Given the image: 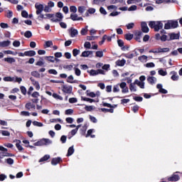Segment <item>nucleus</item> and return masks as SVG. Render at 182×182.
<instances>
[{"mask_svg":"<svg viewBox=\"0 0 182 182\" xmlns=\"http://www.w3.org/2000/svg\"><path fill=\"white\" fill-rule=\"evenodd\" d=\"M149 26L154 29L156 32H159L160 29H163V23L161 21H149Z\"/></svg>","mask_w":182,"mask_h":182,"instance_id":"obj_1","label":"nucleus"},{"mask_svg":"<svg viewBox=\"0 0 182 182\" xmlns=\"http://www.w3.org/2000/svg\"><path fill=\"white\" fill-rule=\"evenodd\" d=\"M178 26V21L170 20L165 23L164 29H176Z\"/></svg>","mask_w":182,"mask_h":182,"instance_id":"obj_2","label":"nucleus"},{"mask_svg":"<svg viewBox=\"0 0 182 182\" xmlns=\"http://www.w3.org/2000/svg\"><path fill=\"white\" fill-rule=\"evenodd\" d=\"M35 8L36 9V15H41V14H42V12H43V4H39L38 3H36L35 4Z\"/></svg>","mask_w":182,"mask_h":182,"instance_id":"obj_3","label":"nucleus"},{"mask_svg":"<svg viewBox=\"0 0 182 182\" xmlns=\"http://www.w3.org/2000/svg\"><path fill=\"white\" fill-rule=\"evenodd\" d=\"M62 89L64 93H68V95H70V93H72V86L68 85H63Z\"/></svg>","mask_w":182,"mask_h":182,"instance_id":"obj_4","label":"nucleus"},{"mask_svg":"<svg viewBox=\"0 0 182 182\" xmlns=\"http://www.w3.org/2000/svg\"><path fill=\"white\" fill-rule=\"evenodd\" d=\"M0 151H3L0 153V156L2 157H9V154H8V149L2 146H0Z\"/></svg>","mask_w":182,"mask_h":182,"instance_id":"obj_5","label":"nucleus"},{"mask_svg":"<svg viewBox=\"0 0 182 182\" xmlns=\"http://www.w3.org/2000/svg\"><path fill=\"white\" fill-rule=\"evenodd\" d=\"M176 172L171 177L168 178V181H178L180 180V176Z\"/></svg>","mask_w":182,"mask_h":182,"instance_id":"obj_6","label":"nucleus"},{"mask_svg":"<svg viewBox=\"0 0 182 182\" xmlns=\"http://www.w3.org/2000/svg\"><path fill=\"white\" fill-rule=\"evenodd\" d=\"M168 36H169V41H174V39L180 38V34L175 33H170L168 34Z\"/></svg>","mask_w":182,"mask_h":182,"instance_id":"obj_7","label":"nucleus"},{"mask_svg":"<svg viewBox=\"0 0 182 182\" xmlns=\"http://www.w3.org/2000/svg\"><path fill=\"white\" fill-rule=\"evenodd\" d=\"M119 87L122 89V93H127L129 92V88L127 87V84L126 82H122L119 85Z\"/></svg>","mask_w":182,"mask_h":182,"instance_id":"obj_8","label":"nucleus"},{"mask_svg":"<svg viewBox=\"0 0 182 182\" xmlns=\"http://www.w3.org/2000/svg\"><path fill=\"white\" fill-rule=\"evenodd\" d=\"M141 31L142 32H144V33H147L149 32V26H147V23H146L145 21L141 22Z\"/></svg>","mask_w":182,"mask_h":182,"instance_id":"obj_9","label":"nucleus"},{"mask_svg":"<svg viewBox=\"0 0 182 182\" xmlns=\"http://www.w3.org/2000/svg\"><path fill=\"white\" fill-rule=\"evenodd\" d=\"M92 55H93V51L85 50L82 53L81 58H89V56L92 58Z\"/></svg>","mask_w":182,"mask_h":182,"instance_id":"obj_10","label":"nucleus"},{"mask_svg":"<svg viewBox=\"0 0 182 182\" xmlns=\"http://www.w3.org/2000/svg\"><path fill=\"white\" fill-rule=\"evenodd\" d=\"M156 88L159 89V93H163L164 95H167L168 92L166 90L163 88V85L161 84H158L156 85Z\"/></svg>","mask_w":182,"mask_h":182,"instance_id":"obj_11","label":"nucleus"},{"mask_svg":"<svg viewBox=\"0 0 182 182\" xmlns=\"http://www.w3.org/2000/svg\"><path fill=\"white\" fill-rule=\"evenodd\" d=\"M77 33H79V32L77 31V29L73 28H70V35L71 38H75V36H76V35H77Z\"/></svg>","mask_w":182,"mask_h":182,"instance_id":"obj_12","label":"nucleus"},{"mask_svg":"<svg viewBox=\"0 0 182 182\" xmlns=\"http://www.w3.org/2000/svg\"><path fill=\"white\" fill-rule=\"evenodd\" d=\"M141 35H143V33H141V31H136L135 33V41H137V42H141V41L140 40L141 38Z\"/></svg>","mask_w":182,"mask_h":182,"instance_id":"obj_13","label":"nucleus"},{"mask_svg":"<svg viewBox=\"0 0 182 182\" xmlns=\"http://www.w3.org/2000/svg\"><path fill=\"white\" fill-rule=\"evenodd\" d=\"M60 161H62V159L60 157L54 158L51 161V164L53 166H56V164H58Z\"/></svg>","mask_w":182,"mask_h":182,"instance_id":"obj_14","label":"nucleus"},{"mask_svg":"<svg viewBox=\"0 0 182 182\" xmlns=\"http://www.w3.org/2000/svg\"><path fill=\"white\" fill-rule=\"evenodd\" d=\"M147 81L149 82V83H150V85H154L156 82H157V78H156L155 77H148Z\"/></svg>","mask_w":182,"mask_h":182,"instance_id":"obj_15","label":"nucleus"},{"mask_svg":"<svg viewBox=\"0 0 182 182\" xmlns=\"http://www.w3.org/2000/svg\"><path fill=\"white\" fill-rule=\"evenodd\" d=\"M9 45H11V41H9L0 42V48H6Z\"/></svg>","mask_w":182,"mask_h":182,"instance_id":"obj_16","label":"nucleus"},{"mask_svg":"<svg viewBox=\"0 0 182 182\" xmlns=\"http://www.w3.org/2000/svg\"><path fill=\"white\" fill-rule=\"evenodd\" d=\"M41 141L43 143V146H48V144H52V141L49 139H42Z\"/></svg>","mask_w":182,"mask_h":182,"instance_id":"obj_17","label":"nucleus"},{"mask_svg":"<svg viewBox=\"0 0 182 182\" xmlns=\"http://www.w3.org/2000/svg\"><path fill=\"white\" fill-rule=\"evenodd\" d=\"M171 75H172V76L171 77V79L172 80H178V75H177V73L175 71H172L171 72Z\"/></svg>","mask_w":182,"mask_h":182,"instance_id":"obj_18","label":"nucleus"},{"mask_svg":"<svg viewBox=\"0 0 182 182\" xmlns=\"http://www.w3.org/2000/svg\"><path fill=\"white\" fill-rule=\"evenodd\" d=\"M116 65L117 66H124V65H126V60H118L116 61Z\"/></svg>","mask_w":182,"mask_h":182,"instance_id":"obj_19","label":"nucleus"},{"mask_svg":"<svg viewBox=\"0 0 182 182\" xmlns=\"http://www.w3.org/2000/svg\"><path fill=\"white\" fill-rule=\"evenodd\" d=\"M136 85V84H134V82L129 85V90H131V92H137V87Z\"/></svg>","mask_w":182,"mask_h":182,"instance_id":"obj_20","label":"nucleus"},{"mask_svg":"<svg viewBox=\"0 0 182 182\" xmlns=\"http://www.w3.org/2000/svg\"><path fill=\"white\" fill-rule=\"evenodd\" d=\"M134 84H136L137 86H139V87L141 89H144V82H141L139 80H135Z\"/></svg>","mask_w":182,"mask_h":182,"instance_id":"obj_21","label":"nucleus"},{"mask_svg":"<svg viewBox=\"0 0 182 182\" xmlns=\"http://www.w3.org/2000/svg\"><path fill=\"white\" fill-rule=\"evenodd\" d=\"M25 55L26 56H35L36 55V52L35 50H28V51H25Z\"/></svg>","mask_w":182,"mask_h":182,"instance_id":"obj_22","label":"nucleus"},{"mask_svg":"<svg viewBox=\"0 0 182 182\" xmlns=\"http://www.w3.org/2000/svg\"><path fill=\"white\" fill-rule=\"evenodd\" d=\"M4 62H7V63H15L16 60L14 58H5L4 59Z\"/></svg>","mask_w":182,"mask_h":182,"instance_id":"obj_23","label":"nucleus"},{"mask_svg":"<svg viewBox=\"0 0 182 182\" xmlns=\"http://www.w3.org/2000/svg\"><path fill=\"white\" fill-rule=\"evenodd\" d=\"M75 153V149L73 148V146H70L68 150V154L67 156L69 157L70 156H72Z\"/></svg>","mask_w":182,"mask_h":182,"instance_id":"obj_24","label":"nucleus"},{"mask_svg":"<svg viewBox=\"0 0 182 182\" xmlns=\"http://www.w3.org/2000/svg\"><path fill=\"white\" fill-rule=\"evenodd\" d=\"M45 59H47V60L51 62L52 63H55V60H58V58H55L53 56H46L45 57Z\"/></svg>","mask_w":182,"mask_h":182,"instance_id":"obj_25","label":"nucleus"},{"mask_svg":"<svg viewBox=\"0 0 182 182\" xmlns=\"http://www.w3.org/2000/svg\"><path fill=\"white\" fill-rule=\"evenodd\" d=\"M49 159H50V156H49V155H45L43 157H42V158L39 160V163H42L43 161H46L49 160Z\"/></svg>","mask_w":182,"mask_h":182,"instance_id":"obj_26","label":"nucleus"},{"mask_svg":"<svg viewBox=\"0 0 182 182\" xmlns=\"http://www.w3.org/2000/svg\"><path fill=\"white\" fill-rule=\"evenodd\" d=\"M133 36L134 35L132 33H127L124 35V38L127 41H132L133 39Z\"/></svg>","mask_w":182,"mask_h":182,"instance_id":"obj_27","label":"nucleus"},{"mask_svg":"<svg viewBox=\"0 0 182 182\" xmlns=\"http://www.w3.org/2000/svg\"><path fill=\"white\" fill-rule=\"evenodd\" d=\"M138 60H140V62L144 63L147 62V56L146 55H141L138 58Z\"/></svg>","mask_w":182,"mask_h":182,"instance_id":"obj_28","label":"nucleus"},{"mask_svg":"<svg viewBox=\"0 0 182 182\" xmlns=\"http://www.w3.org/2000/svg\"><path fill=\"white\" fill-rule=\"evenodd\" d=\"M16 146L17 147L18 150H19L20 151H21V150H23V147L21 146V141L19 140L16 141Z\"/></svg>","mask_w":182,"mask_h":182,"instance_id":"obj_29","label":"nucleus"},{"mask_svg":"<svg viewBox=\"0 0 182 182\" xmlns=\"http://www.w3.org/2000/svg\"><path fill=\"white\" fill-rule=\"evenodd\" d=\"M73 79H74L73 75H70V76L68 77V79H67V82H68V83H76V80H74V81H73Z\"/></svg>","mask_w":182,"mask_h":182,"instance_id":"obj_30","label":"nucleus"},{"mask_svg":"<svg viewBox=\"0 0 182 182\" xmlns=\"http://www.w3.org/2000/svg\"><path fill=\"white\" fill-rule=\"evenodd\" d=\"M33 126H36L37 127H43V124L41 122H39L38 121H33Z\"/></svg>","mask_w":182,"mask_h":182,"instance_id":"obj_31","label":"nucleus"},{"mask_svg":"<svg viewBox=\"0 0 182 182\" xmlns=\"http://www.w3.org/2000/svg\"><path fill=\"white\" fill-rule=\"evenodd\" d=\"M85 11H86V6H80L78 7V12L80 14H83V12H85Z\"/></svg>","mask_w":182,"mask_h":182,"instance_id":"obj_32","label":"nucleus"},{"mask_svg":"<svg viewBox=\"0 0 182 182\" xmlns=\"http://www.w3.org/2000/svg\"><path fill=\"white\" fill-rule=\"evenodd\" d=\"M102 112H103L104 113H113L114 109H107V108H102L101 109Z\"/></svg>","mask_w":182,"mask_h":182,"instance_id":"obj_33","label":"nucleus"},{"mask_svg":"<svg viewBox=\"0 0 182 182\" xmlns=\"http://www.w3.org/2000/svg\"><path fill=\"white\" fill-rule=\"evenodd\" d=\"M55 16L57 18H58L60 21H62L63 19V14L60 12H58L55 14Z\"/></svg>","mask_w":182,"mask_h":182,"instance_id":"obj_34","label":"nucleus"},{"mask_svg":"<svg viewBox=\"0 0 182 182\" xmlns=\"http://www.w3.org/2000/svg\"><path fill=\"white\" fill-rule=\"evenodd\" d=\"M24 36L25 38H32V32H31L30 31H27L25 32L24 33Z\"/></svg>","mask_w":182,"mask_h":182,"instance_id":"obj_35","label":"nucleus"},{"mask_svg":"<svg viewBox=\"0 0 182 182\" xmlns=\"http://www.w3.org/2000/svg\"><path fill=\"white\" fill-rule=\"evenodd\" d=\"M161 41L162 42H166V41H170V38H169V37H168V36H166V35H162V36H161Z\"/></svg>","mask_w":182,"mask_h":182,"instance_id":"obj_36","label":"nucleus"},{"mask_svg":"<svg viewBox=\"0 0 182 182\" xmlns=\"http://www.w3.org/2000/svg\"><path fill=\"white\" fill-rule=\"evenodd\" d=\"M65 114H66L67 116H70V114H73V109H66L65 112Z\"/></svg>","mask_w":182,"mask_h":182,"instance_id":"obj_37","label":"nucleus"},{"mask_svg":"<svg viewBox=\"0 0 182 182\" xmlns=\"http://www.w3.org/2000/svg\"><path fill=\"white\" fill-rule=\"evenodd\" d=\"M159 75L161 76H166L167 71H164L163 69H161L158 71Z\"/></svg>","mask_w":182,"mask_h":182,"instance_id":"obj_38","label":"nucleus"},{"mask_svg":"<svg viewBox=\"0 0 182 182\" xmlns=\"http://www.w3.org/2000/svg\"><path fill=\"white\" fill-rule=\"evenodd\" d=\"M4 82H14L15 80L14 77H4Z\"/></svg>","mask_w":182,"mask_h":182,"instance_id":"obj_39","label":"nucleus"},{"mask_svg":"<svg viewBox=\"0 0 182 182\" xmlns=\"http://www.w3.org/2000/svg\"><path fill=\"white\" fill-rule=\"evenodd\" d=\"M87 28H88V26H86L85 28H82V30H81V31H80L81 35L85 36V35H86V34L87 33Z\"/></svg>","mask_w":182,"mask_h":182,"instance_id":"obj_40","label":"nucleus"},{"mask_svg":"<svg viewBox=\"0 0 182 182\" xmlns=\"http://www.w3.org/2000/svg\"><path fill=\"white\" fill-rule=\"evenodd\" d=\"M159 50H160L161 53H164L166 52H170V48H159Z\"/></svg>","mask_w":182,"mask_h":182,"instance_id":"obj_41","label":"nucleus"},{"mask_svg":"<svg viewBox=\"0 0 182 182\" xmlns=\"http://www.w3.org/2000/svg\"><path fill=\"white\" fill-rule=\"evenodd\" d=\"M79 53H80V50H77L76 48L73 50V56L76 57L77 55H79Z\"/></svg>","mask_w":182,"mask_h":182,"instance_id":"obj_42","label":"nucleus"},{"mask_svg":"<svg viewBox=\"0 0 182 182\" xmlns=\"http://www.w3.org/2000/svg\"><path fill=\"white\" fill-rule=\"evenodd\" d=\"M31 75L33 76L34 77H41V74H39L38 71H33L31 73Z\"/></svg>","mask_w":182,"mask_h":182,"instance_id":"obj_43","label":"nucleus"},{"mask_svg":"<svg viewBox=\"0 0 182 182\" xmlns=\"http://www.w3.org/2000/svg\"><path fill=\"white\" fill-rule=\"evenodd\" d=\"M82 100H84V102H89L90 103H93V102H95V100L87 97H82Z\"/></svg>","mask_w":182,"mask_h":182,"instance_id":"obj_44","label":"nucleus"},{"mask_svg":"<svg viewBox=\"0 0 182 182\" xmlns=\"http://www.w3.org/2000/svg\"><path fill=\"white\" fill-rule=\"evenodd\" d=\"M77 18H78L77 14H70V19H72V21H77Z\"/></svg>","mask_w":182,"mask_h":182,"instance_id":"obj_45","label":"nucleus"},{"mask_svg":"<svg viewBox=\"0 0 182 182\" xmlns=\"http://www.w3.org/2000/svg\"><path fill=\"white\" fill-rule=\"evenodd\" d=\"M37 19L38 21H43V19H46V17L45 16V15H43L42 13H41L40 14H38Z\"/></svg>","mask_w":182,"mask_h":182,"instance_id":"obj_46","label":"nucleus"},{"mask_svg":"<svg viewBox=\"0 0 182 182\" xmlns=\"http://www.w3.org/2000/svg\"><path fill=\"white\" fill-rule=\"evenodd\" d=\"M63 69H66L67 70H72V69H73V65H63Z\"/></svg>","mask_w":182,"mask_h":182,"instance_id":"obj_47","label":"nucleus"},{"mask_svg":"<svg viewBox=\"0 0 182 182\" xmlns=\"http://www.w3.org/2000/svg\"><path fill=\"white\" fill-rule=\"evenodd\" d=\"M84 47L87 49H91L92 48V44H90V42H85L84 44Z\"/></svg>","mask_w":182,"mask_h":182,"instance_id":"obj_48","label":"nucleus"},{"mask_svg":"<svg viewBox=\"0 0 182 182\" xmlns=\"http://www.w3.org/2000/svg\"><path fill=\"white\" fill-rule=\"evenodd\" d=\"M90 73L92 76H96V75H99V71L98 70H91Z\"/></svg>","mask_w":182,"mask_h":182,"instance_id":"obj_49","label":"nucleus"},{"mask_svg":"<svg viewBox=\"0 0 182 182\" xmlns=\"http://www.w3.org/2000/svg\"><path fill=\"white\" fill-rule=\"evenodd\" d=\"M13 46H14L15 48H19V46H21V42L18 41H14Z\"/></svg>","mask_w":182,"mask_h":182,"instance_id":"obj_50","label":"nucleus"},{"mask_svg":"<svg viewBox=\"0 0 182 182\" xmlns=\"http://www.w3.org/2000/svg\"><path fill=\"white\" fill-rule=\"evenodd\" d=\"M149 53H160V48H158L154 49V50H150Z\"/></svg>","mask_w":182,"mask_h":182,"instance_id":"obj_51","label":"nucleus"},{"mask_svg":"<svg viewBox=\"0 0 182 182\" xmlns=\"http://www.w3.org/2000/svg\"><path fill=\"white\" fill-rule=\"evenodd\" d=\"M87 96H90V97H96V94L93 92H89V90H87Z\"/></svg>","mask_w":182,"mask_h":182,"instance_id":"obj_52","label":"nucleus"},{"mask_svg":"<svg viewBox=\"0 0 182 182\" xmlns=\"http://www.w3.org/2000/svg\"><path fill=\"white\" fill-rule=\"evenodd\" d=\"M70 12H74V14H76V12H77V9L75 6H71L70 7Z\"/></svg>","mask_w":182,"mask_h":182,"instance_id":"obj_53","label":"nucleus"},{"mask_svg":"<svg viewBox=\"0 0 182 182\" xmlns=\"http://www.w3.org/2000/svg\"><path fill=\"white\" fill-rule=\"evenodd\" d=\"M127 29H133L134 28V23H129L127 24Z\"/></svg>","mask_w":182,"mask_h":182,"instance_id":"obj_54","label":"nucleus"},{"mask_svg":"<svg viewBox=\"0 0 182 182\" xmlns=\"http://www.w3.org/2000/svg\"><path fill=\"white\" fill-rule=\"evenodd\" d=\"M100 12L102 15H107V11H106V9H105V8H103V7H100Z\"/></svg>","mask_w":182,"mask_h":182,"instance_id":"obj_55","label":"nucleus"},{"mask_svg":"<svg viewBox=\"0 0 182 182\" xmlns=\"http://www.w3.org/2000/svg\"><path fill=\"white\" fill-rule=\"evenodd\" d=\"M13 15H14V13L11 11H8L6 16V18H12Z\"/></svg>","mask_w":182,"mask_h":182,"instance_id":"obj_56","label":"nucleus"},{"mask_svg":"<svg viewBox=\"0 0 182 182\" xmlns=\"http://www.w3.org/2000/svg\"><path fill=\"white\" fill-rule=\"evenodd\" d=\"M137 10V6L136 5H132L131 6L129 9L128 11H136Z\"/></svg>","mask_w":182,"mask_h":182,"instance_id":"obj_57","label":"nucleus"},{"mask_svg":"<svg viewBox=\"0 0 182 182\" xmlns=\"http://www.w3.org/2000/svg\"><path fill=\"white\" fill-rule=\"evenodd\" d=\"M32 105L33 104L31 102L26 103L25 105L26 109L31 110V109H32Z\"/></svg>","mask_w":182,"mask_h":182,"instance_id":"obj_58","label":"nucleus"},{"mask_svg":"<svg viewBox=\"0 0 182 182\" xmlns=\"http://www.w3.org/2000/svg\"><path fill=\"white\" fill-rule=\"evenodd\" d=\"M113 92L116 93L117 92H120V88H119V84L117 85H114L113 87Z\"/></svg>","mask_w":182,"mask_h":182,"instance_id":"obj_59","label":"nucleus"},{"mask_svg":"<svg viewBox=\"0 0 182 182\" xmlns=\"http://www.w3.org/2000/svg\"><path fill=\"white\" fill-rule=\"evenodd\" d=\"M75 69V73L76 75V76H80L81 75V71H80V69L79 68H74Z\"/></svg>","mask_w":182,"mask_h":182,"instance_id":"obj_60","label":"nucleus"},{"mask_svg":"<svg viewBox=\"0 0 182 182\" xmlns=\"http://www.w3.org/2000/svg\"><path fill=\"white\" fill-rule=\"evenodd\" d=\"M96 56L97 58H103V51H97Z\"/></svg>","mask_w":182,"mask_h":182,"instance_id":"obj_61","label":"nucleus"},{"mask_svg":"<svg viewBox=\"0 0 182 182\" xmlns=\"http://www.w3.org/2000/svg\"><path fill=\"white\" fill-rule=\"evenodd\" d=\"M48 73H50V75H58V71L54 69H50L48 70Z\"/></svg>","mask_w":182,"mask_h":182,"instance_id":"obj_62","label":"nucleus"},{"mask_svg":"<svg viewBox=\"0 0 182 182\" xmlns=\"http://www.w3.org/2000/svg\"><path fill=\"white\" fill-rule=\"evenodd\" d=\"M1 133L3 136H10L11 135V133H9V132L5 131V130L1 131Z\"/></svg>","mask_w":182,"mask_h":182,"instance_id":"obj_63","label":"nucleus"},{"mask_svg":"<svg viewBox=\"0 0 182 182\" xmlns=\"http://www.w3.org/2000/svg\"><path fill=\"white\" fill-rule=\"evenodd\" d=\"M155 66L154 63H148L146 64V68H154Z\"/></svg>","mask_w":182,"mask_h":182,"instance_id":"obj_64","label":"nucleus"}]
</instances>
